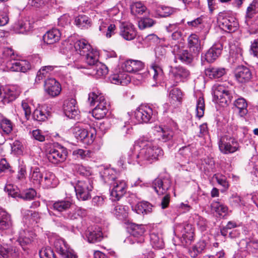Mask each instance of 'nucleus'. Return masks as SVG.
<instances>
[{"label":"nucleus","mask_w":258,"mask_h":258,"mask_svg":"<svg viewBox=\"0 0 258 258\" xmlns=\"http://www.w3.org/2000/svg\"><path fill=\"white\" fill-rule=\"evenodd\" d=\"M69 48H92L93 46L86 39H82L72 41L70 43Z\"/></svg>","instance_id":"obj_44"},{"label":"nucleus","mask_w":258,"mask_h":258,"mask_svg":"<svg viewBox=\"0 0 258 258\" xmlns=\"http://www.w3.org/2000/svg\"><path fill=\"white\" fill-rule=\"evenodd\" d=\"M13 226V221L10 214L6 211L0 209V230L11 229Z\"/></svg>","instance_id":"obj_26"},{"label":"nucleus","mask_w":258,"mask_h":258,"mask_svg":"<svg viewBox=\"0 0 258 258\" xmlns=\"http://www.w3.org/2000/svg\"><path fill=\"white\" fill-rule=\"evenodd\" d=\"M71 210L63 215L64 219L69 220H75L78 219L79 217H83L86 215V211L80 207H75V208H70Z\"/></svg>","instance_id":"obj_28"},{"label":"nucleus","mask_w":258,"mask_h":258,"mask_svg":"<svg viewBox=\"0 0 258 258\" xmlns=\"http://www.w3.org/2000/svg\"><path fill=\"white\" fill-rule=\"evenodd\" d=\"M120 34L126 40H132L137 35V32L134 26L130 23H123L122 24L120 27Z\"/></svg>","instance_id":"obj_18"},{"label":"nucleus","mask_w":258,"mask_h":258,"mask_svg":"<svg viewBox=\"0 0 258 258\" xmlns=\"http://www.w3.org/2000/svg\"><path fill=\"white\" fill-rule=\"evenodd\" d=\"M152 207L149 202L143 201L136 205L135 210L138 214H147L151 212Z\"/></svg>","instance_id":"obj_40"},{"label":"nucleus","mask_w":258,"mask_h":258,"mask_svg":"<svg viewBox=\"0 0 258 258\" xmlns=\"http://www.w3.org/2000/svg\"><path fill=\"white\" fill-rule=\"evenodd\" d=\"M40 258H55L53 250L50 247H43L39 251Z\"/></svg>","instance_id":"obj_61"},{"label":"nucleus","mask_w":258,"mask_h":258,"mask_svg":"<svg viewBox=\"0 0 258 258\" xmlns=\"http://www.w3.org/2000/svg\"><path fill=\"white\" fill-rule=\"evenodd\" d=\"M239 246L242 250L255 253L258 251V240L243 239L240 241Z\"/></svg>","instance_id":"obj_24"},{"label":"nucleus","mask_w":258,"mask_h":258,"mask_svg":"<svg viewBox=\"0 0 258 258\" xmlns=\"http://www.w3.org/2000/svg\"><path fill=\"white\" fill-rule=\"evenodd\" d=\"M213 178H215L218 184L222 186L225 189L228 188V183L224 176L221 174H215L213 176Z\"/></svg>","instance_id":"obj_62"},{"label":"nucleus","mask_w":258,"mask_h":258,"mask_svg":"<svg viewBox=\"0 0 258 258\" xmlns=\"http://www.w3.org/2000/svg\"><path fill=\"white\" fill-rule=\"evenodd\" d=\"M217 21L221 28L226 31L232 32L237 29V22L232 18L224 17L222 14H219Z\"/></svg>","instance_id":"obj_13"},{"label":"nucleus","mask_w":258,"mask_h":258,"mask_svg":"<svg viewBox=\"0 0 258 258\" xmlns=\"http://www.w3.org/2000/svg\"><path fill=\"white\" fill-rule=\"evenodd\" d=\"M171 181L169 179L156 178L153 182V187L159 195L165 194L171 186Z\"/></svg>","instance_id":"obj_17"},{"label":"nucleus","mask_w":258,"mask_h":258,"mask_svg":"<svg viewBox=\"0 0 258 258\" xmlns=\"http://www.w3.org/2000/svg\"><path fill=\"white\" fill-rule=\"evenodd\" d=\"M153 114L152 109L148 106H141L135 112V117L140 123H148Z\"/></svg>","instance_id":"obj_11"},{"label":"nucleus","mask_w":258,"mask_h":258,"mask_svg":"<svg viewBox=\"0 0 258 258\" xmlns=\"http://www.w3.org/2000/svg\"><path fill=\"white\" fill-rule=\"evenodd\" d=\"M76 101L74 98H68L64 100L63 109L64 114L70 118H74L78 114V108L76 106Z\"/></svg>","instance_id":"obj_15"},{"label":"nucleus","mask_w":258,"mask_h":258,"mask_svg":"<svg viewBox=\"0 0 258 258\" xmlns=\"http://www.w3.org/2000/svg\"><path fill=\"white\" fill-rule=\"evenodd\" d=\"M258 12V3L253 2L248 7L246 11L245 23L249 25V19L252 18L254 15Z\"/></svg>","instance_id":"obj_45"},{"label":"nucleus","mask_w":258,"mask_h":258,"mask_svg":"<svg viewBox=\"0 0 258 258\" xmlns=\"http://www.w3.org/2000/svg\"><path fill=\"white\" fill-rule=\"evenodd\" d=\"M61 33L56 28L48 31L43 36L44 42L47 44H52L57 42L60 38Z\"/></svg>","instance_id":"obj_27"},{"label":"nucleus","mask_w":258,"mask_h":258,"mask_svg":"<svg viewBox=\"0 0 258 258\" xmlns=\"http://www.w3.org/2000/svg\"><path fill=\"white\" fill-rule=\"evenodd\" d=\"M88 131V130L87 129L81 128L78 126H76L73 128L74 134L76 138L78 140H80L82 142L83 140L85 139Z\"/></svg>","instance_id":"obj_57"},{"label":"nucleus","mask_w":258,"mask_h":258,"mask_svg":"<svg viewBox=\"0 0 258 258\" xmlns=\"http://www.w3.org/2000/svg\"><path fill=\"white\" fill-rule=\"evenodd\" d=\"M145 232V228L143 225L133 224L131 226V234L134 237H140V240L138 242H142L144 241L143 235Z\"/></svg>","instance_id":"obj_38"},{"label":"nucleus","mask_w":258,"mask_h":258,"mask_svg":"<svg viewBox=\"0 0 258 258\" xmlns=\"http://www.w3.org/2000/svg\"><path fill=\"white\" fill-rule=\"evenodd\" d=\"M102 177L105 182L108 183L110 185L115 180L116 176L114 174V171L111 169H105Z\"/></svg>","instance_id":"obj_54"},{"label":"nucleus","mask_w":258,"mask_h":258,"mask_svg":"<svg viewBox=\"0 0 258 258\" xmlns=\"http://www.w3.org/2000/svg\"><path fill=\"white\" fill-rule=\"evenodd\" d=\"M226 73L224 68H211L205 70V74L211 79L219 78L223 76Z\"/></svg>","instance_id":"obj_39"},{"label":"nucleus","mask_w":258,"mask_h":258,"mask_svg":"<svg viewBox=\"0 0 258 258\" xmlns=\"http://www.w3.org/2000/svg\"><path fill=\"white\" fill-rule=\"evenodd\" d=\"M128 207L123 205H114V208L112 211V213L117 217L125 218L127 216Z\"/></svg>","instance_id":"obj_47"},{"label":"nucleus","mask_w":258,"mask_h":258,"mask_svg":"<svg viewBox=\"0 0 258 258\" xmlns=\"http://www.w3.org/2000/svg\"><path fill=\"white\" fill-rule=\"evenodd\" d=\"M96 131L94 127H90L89 130L87 131V135L85 139L83 140L82 142L86 145H91L92 144L96 138Z\"/></svg>","instance_id":"obj_56"},{"label":"nucleus","mask_w":258,"mask_h":258,"mask_svg":"<svg viewBox=\"0 0 258 258\" xmlns=\"http://www.w3.org/2000/svg\"><path fill=\"white\" fill-rule=\"evenodd\" d=\"M99 54L98 49L87 50L85 55L86 61L90 67L99 62L98 61Z\"/></svg>","instance_id":"obj_32"},{"label":"nucleus","mask_w":258,"mask_h":258,"mask_svg":"<svg viewBox=\"0 0 258 258\" xmlns=\"http://www.w3.org/2000/svg\"><path fill=\"white\" fill-rule=\"evenodd\" d=\"M236 80L239 83H245L252 78V73L250 69L244 66L237 67L234 72Z\"/></svg>","instance_id":"obj_14"},{"label":"nucleus","mask_w":258,"mask_h":258,"mask_svg":"<svg viewBox=\"0 0 258 258\" xmlns=\"http://www.w3.org/2000/svg\"><path fill=\"white\" fill-rule=\"evenodd\" d=\"M76 25L83 29L88 28L90 24V22L87 16L85 15H79L75 19Z\"/></svg>","instance_id":"obj_53"},{"label":"nucleus","mask_w":258,"mask_h":258,"mask_svg":"<svg viewBox=\"0 0 258 258\" xmlns=\"http://www.w3.org/2000/svg\"><path fill=\"white\" fill-rule=\"evenodd\" d=\"M68 152L64 147L56 144L50 148L47 155L48 159L53 164L64 161L67 156Z\"/></svg>","instance_id":"obj_7"},{"label":"nucleus","mask_w":258,"mask_h":258,"mask_svg":"<svg viewBox=\"0 0 258 258\" xmlns=\"http://www.w3.org/2000/svg\"><path fill=\"white\" fill-rule=\"evenodd\" d=\"M88 101L91 106L98 102L96 107L92 110L93 116L97 119L103 118L108 112V105L104 96L101 93L93 92L89 94Z\"/></svg>","instance_id":"obj_2"},{"label":"nucleus","mask_w":258,"mask_h":258,"mask_svg":"<svg viewBox=\"0 0 258 258\" xmlns=\"http://www.w3.org/2000/svg\"><path fill=\"white\" fill-rule=\"evenodd\" d=\"M35 237V234L32 231L23 230L20 232L18 242L23 249L25 250L24 246L31 244Z\"/></svg>","instance_id":"obj_20"},{"label":"nucleus","mask_w":258,"mask_h":258,"mask_svg":"<svg viewBox=\"0 0 258 258\" xmlns=\"http://www.w3.org/2000/svg\"><path fill=\"white\" fill-rule=\"evenodd\" d=\"M188 41L190 48H200L201 47L200 40L198 36L195 34H191L189 36Z\"/></svg>","instance_id":"obj_58"},{"label":"nucleus","mask_w":258,"mask_h":258,"mask_svg":"<svg viewBox=\"0 0 258 258\" xmlns=\"http://www.w3.org/2000/svg\"><path fill=\"white\" fill-rule=\"evenodd\" d=\"M13 123L12 121L5 117L3 116L0 120V128L6 134H10L13 130Z\"/></svg>","instance_id":"obj_46"},{"label":"nucleus","mask_w":258,"mask_h":258,"mask_svg":"<svg viewBox=\"0 0 258 258\" xmlns=\"http://www.w3.org/2000/svg\"><path fill=\"white\" fill-rule=\"evenodd\" d=\"M36 195V191L33 189L27 190L20 195V197L25 200H31Z\"/></svg>","instance_id":"obj_63"},{"label":"nucleus","mask_w":258,"mask_h":258,"mask_svg":"<svg viewBox=\"0 0 258 258\" xmlns=\"http://www.w3.org/2000/svg\"><path fill=\"white\" fill-rule=\"evenodd\" d=\"M211 208L213 210L220 216L223 214L225 215L228 211L227 207L219 202H213L211 204Z\"/></svg>","instance_id":"obj_49"},{"label":"nucleus","mask_w":258,"mask_h":258,"mask_svg":"<svg viewBox=\"0 0 258 258\" xmlns=\"http://www.w3.org/2000/svg\"><path fill=\"white\" fill-rule=\"evenodd\" d=\"M144 42L147 47L156 48L163 47L164 40L160 39L157 35L153 34L146 36Z\"/></svg>","instance_id":"obj_30"},{"label":"nucleus","mask_w":258,"mask_h":258,"mask_svg":"<svg viewBox=\"0 0 258 258\" xmlns=\"http://www.w3.org/2000/svg\"><path fill=\"white\" fill-rule=\"evenodd\" d=\"M154 131L156 133V135L158 138V140L164 142L170 140L173 136V131L165 126H156L155 127Z\"/></svg>","instance_id":"obj_19"},{"label":"nucleus","mask_w":258,"mask_h":258,"mask_svg":"<svg viewBox=\"0 0 258 258\" xmlns=\"http://www.w3.org/2000/svg\"><path fill=\"white\" fill-rule=\"evenodd\" d=\"M136 146L141 148L139 152L135 154L131 150L126 154L122 155L118 161L119 166L124 168L126 163L135 165L136 163L144 166L159 160L164 155L163 150L154 141L148 140L145 137L138 140Z\"/></svg>","instance_id":"obj_1"},{"label":"nucleus","mask_w":258,"mask_h":258,"mask_svg":"<svg viewBox=\"0 0 258 258\" xmlns=\"http://www.w3.org/2000/svg\"><path fill=\"white\" fill-rule=\"evenodd\" d=\"M73 155L78 158L85 159L87 158L92 157L93 153L92 151L89 150L79 149L73 151Z\"/></svg>","instance_id":"obj_52"},{"label":"nucleus","mask_w":258,"mask_h":258,"mask_svg":"<svg viewBox=\"0 0 258 258\" xmlns=\"http://www.w3.org/2000/svg\"><path fill=\"white\" fill-rule=\"evenodd\" d=\"M30 63L26 60H19L12 63L10 70L13 72H26L31 69Z\"/></svg>","instance_id":"obj_29"},{"label":"nucleus","mask_w":258,"mask_h":258,"mask_svg":"<svg viewBox=\"0 0 258 258\" xmlns=\"http://www.w3.org/2000/svg\"><path fill=\"white\" fill-rule=\"evenodd\" d=\"M56 67L55 66H47L41 68L37 73L35 82L39 83L42 80L48 77L50 72Z\"/></svg>","instance_id":"obj_35"},{"label":"nucleus","mask_w":258,"mask_h":258,"mask_svg":"<svg viewBox=\"0 0 258 258\" xmlns=\"http://www.w3.org/2000/svg\"><path fill=\"white\" fill-rule=\"evenodd\" d=\"M234 105L238 109L239 113L241 116H243L247 114V104L244 99H237L236 100H235Z\"/></svg>","instance_id":"obj_43"},{"label":"nucleus","mask_w":258,"mask_h":258,"mask_svg":"<svg viewBox=\"0 0 258 258\" xmlns=\"http://www.w3.org/2000/svg\"><path fill=\"white\" fill-rule=\"evenodd\" d=\"M156 14L160 17H166L172 15L174 13L173 8L161 6H159L156 10Z\"/></svg>","instance_id":"obj_51"},{"label":"nucleus","mask_w":258,"mask_h":258,"mask_svg":"<svg viewBox=\"0 0 258 258\" xmlns=\"http://www.w3.org/2000/svg\"><path fill=\"white\" fill-rule=\"evenodd\" d=\"M170 103L172 104H180L182 101V93L178 88H173L169 94Z\"/></svg>","instance_id":"obj_41"},{"label":"nucleus","mask_w":258,"mask_h":258,"mask_svg":"<svg viewBox=\"0 0 258 258\" xmlns=\"http://www.w3.org/2000/svg\"><path fill=\"white\" fill-rule=\"evenodd\" d=\"M213 90L214 98L223 105H228L231 101L233 98L232 92L225 86L216 84L213 86Z\"/></svg>","instance_id":"obj_6"},{"label":"nucleus","mask_w":258,"mask_h":258,"mask_svg":"<svg viewBox=\"0 0 258 258\" xmlns=\"http://www.w3.org/2000/svg\"><path fill=\"white\" fill-rule=\"evenodd\" d=\"M170 73L175 83L174 84V85H177L180 82H184L186 81L190 75L189 71L181 66L171 67Z\"/></svg>","instance_id":"obj_10"},{"label":"nucleus","mask_w":258,"mask_h":258,"mask_svg":"<svg viewBox=\"0 0 258 258\" xmlns=\"http://www.w3.org/2000/svg\"><path fill=\"white\" fill-rule=\"evenodd\" d=\"M144 63L140 60L128 59L121 64V69L123 71L132 73L138 72L143 69Z\"/></svg>","instance_id":"obj_16"},{"label":"nucleus","mask_w":258,"mask_h":258,"mask_svg":"<svg viewBox=\"0 0 258 258\" xmlns=\"http://www.w3.org/2000/svg\"><path fill=\"white\" fill-rule=\"evenodd\" d=\"M176 59H179L181 62L189 63L192 60V54L187 49H177V53L173 51Z\"/></svg>","instance_id":"obj_33"},{"label":"nucleus","mask_w":258,"mask_h":258,"mask_svg":"<svg viewBox=\"0 0 258 258\" xmlns=\"http://www.w3.org/2000/svg\"><path fill=\"white\" fill-rule=\"evenodd\" d=\"M156 24V21L149 17H143L138 21V27L140 30L150 28Z\"/></svg>","instance_id":"obj_48"},{"label":"nucleus","mask_w":258,"mask_h":258,"mask_svg":"<svg viewBox=\"0 0 258 258\" xmlns=\"http://www.w3.org/2000/svg\"><path fill=\"white\" fill-rule=\"evenodd\" d=\"M110 81L114 84L126 85L131 81V78L127 74L123 72L119 71L110 77Z\"/></svg>","instance_id":"obj_25"},{"label":"nucleus","mask_w":258,"mask_h":258,"mask_svg":"<svg viewBox=\"0 0 258 258\" xmlns=\"http://www.w3.org/2000/svg\"><path fill=\"white\" fill-rule=\"evenodd\" d=\"M88 69L89 71L86 72V73L95 76L97 78L104 76L108 73L107 67L100 62L96 63V64Z\"/></svg>","instance_id":"obj_22"},{"label":"nucleus","mask_w":258,"mask_h":258,"mask_svg":"<svg viewBox=\"0 0 258 258\" xmlns=\"http://www.w3.org/2000/svg\"><path fill=\"white\" fill-rule=\"evenodd\" d=\"M174 232L178 237L181 236V242L184 246L189 245L194 240V228L191 224L177 225Z\"/></svg>","instance_id":"obj_3"},{"label":"nucleus","mask_w":258,"mask_h":258,"mask_svg":"<svg viewBox=\"0 0 258 258\" xmlns=\"http://www.w3.org/2000/svg\"><path fill=\"white\" fill-rule=\"evenodd\" d=\"M72 206L73 204L70 201L61 200L54 202L50 208L54 211L62 213L69 210L72 207Z\"/></svg>","instance_id":"obj_31"},{"label":"nucleus","mask_w":258,"mask_h":258,"mask_svg":"<svg viewBox=\"0 0 258 258\" xmlns=\"http://www.w3.org/2000/svg\"><path fill=\"white\" fill-rule=\"evenodd\" d=\"M150 242L153 247L156 249H162L164 245L161 234L155 232L150 234Z\"/></svg>","instance_id":"obj_37"},{"label":"nucleus","mask_w":258,"mask_h":258,"mask_svg":"<svg viewBox=\"0 0 258 258\" xmlns=\"http://www.w3.org/2000/svg\"><path fill=\"white\" fill-rule=\"evenodd\" d=\"M221 49H208L205 54V59L209 62L214 61L220 53Z\"/></svg>","instance_id":"obj_55"},{"label":"nucleus","mask_w":258,"mask_h":258,"mask_svg":"<svg viewBox=\"0 0 258 258\" xmlns=\"http://www.w3.org/2000/svg\"><path fill=\"white\" fill-rule=\"evenodd\" d=\"M205 101L203 97L199 98L196 106L197 116L201 118L203 116L205 111Z\"/></svg>","instance_id":"obj_59"},{"label":"nucleus","mask_w":258,"mask_h":258,"mask_svg":"<svg viewBox=\"0 0 258 258\" xmlns=\"http://www.w3.org/2000/svg\"><path fill=\"white\" fill-rule=\"evenodd\" d=\"M149 73L156 83H158L163 79V70L160 67L156 64H153L151 66L149 70Z\"/></svg>","instance_id":"obj_36"},{"label":"nucleus","mask_w":258,"mask_h":258,"mask_svg":"<svg viewBox=\"0 0 258 258\" xmlns=\"http://www.w3.org/2000/svg\"><path fill=\"white\" fill-rule=\"evenodd\" d=\"M86 237L90 243H96L101 241L103 234L100 227H96L94 229H88L86 232Z\"/></svg>","instance_id":"obj_23"},{"label":"nucleus","mask_w":258,"mask_h":258,"mask_svg":"<svg viewBox=\"0 0 258 258\" xmlns=\"http://www.w3.org/2000/svg\"><path fill=\"white\" fill-rule=\"evenodd\" d=\"M54 245L56 251L62 258H78L75 252L69 247L63 239H56Z\"/></svg>","instance_id":"obj_8"},{"label":"nucleus","mask_w":258,"mask_h":258,"mask_svg":"<svg viewBox=\"0 0 258 258\" xmlns=\"http://www.w3.org/2000/svg\"><path fill=\"white\" fill-rule=\"evenodd\" d=\"M17 28L19 30L20 33H24L31 30L32 26L29 21H21L19 22Z\"/></svg>","instance_id":"obj_60"},{"label":"nucleus","mask_w":258,"mask_h":258,"mask_svg":"<svg viewBox=\"0 0 258 258\" xmlns=\"http://www.w3.org/2000/svg\"><path fill=\"white\" fill-rule=\"evenodd\" d=\"M18 96V94L14 93L13 88H6L5 93L3 94L2 97L7 98H8L9 100L12 101L15 99Z\"/></svg>","instance_id":"obj_64"},{"label":"nucleus","mask_w":258,"mask_h":258,"mask_svg":"<svg viewBox=\"0 0 258 258\" xmlns=\"http://www.w3.org/2000/svg\"><path fill=\"white\" fill-rule=\"evenodd\" d=\"M131 13L133 15H142L147 10L146 7L141 2L134 3L131 6Z\"/></svg>","instance_id":"obj_50"},{"label":"nucleus","mask_w":258,"mask_h":258,"mask_svg":"<svg viewBox=\"0 0 258 258\" xmlns=\"http://www.w3.org/2000/svg\"><path fill=\"white\" fill-rule=\"evenodd\" d=\"M220 152L224 154L234 153L239 149L237 140L233 137L225 135L220 138L218 141Z\"/></svg>","instance_id":"obj_5"},{"label":"nucleus","mask_w":258,"mask_h":258,"mask_svg":"<svg viewBox=\"0 0 258 258\" xmlns=\"http://www.w3.org/2000/svg\"><path fill=\"white\" fill-rule=\"evenodd\" d=\"M43 176L44 173H41L39 168H31L29 178L30 181L34 184L40 185L41 184Z\"/></svg>","instance_id":"obj_34"},{"label":"nucleus","mask_w":258,"mask_h":258,"mask_svg":"<svg viewBox=\"0 0 258 258\" xmlns=\"http://www.w3.org/2000/svg\"><path fill=\"white\" fill-rule=\"evenodd\" d=\"M44 89L45 92L51 97L58 96L61 91L60 83L54 78H47L44 81Z\"/></svg>","instance_id":"obj_9"},{"label":"nucleus","mask_w":258,"mask_h":258,"mask_svg":"<svg viewBox=\"0 0 258 258\" xmlns=\"http://www.w3.org/2000/svg\"><path fill=\"white\" fill-rule=\"evenodd\" d=\"M43 186L46 188H54L58 184V180L51 172L46 171L41 182Z\"/></svg>","instance_id":"obj_21"},{"label":"nucleus","mask_w":258,"mask_h":258,"mask_svg":"<svg viewBox=\"0 0 258 258\" xmlns=\"http://www.w3.org/2000/svg\"><path fill=\"white\" fill-rule=\"evenodd\" d=\"M49 115L48 112H47L45 109H43L41 108L36 109L32 114L33 118L38 121H45L48 118Z\"/></svg>","instance_id":"obj_42"},{"label":"nucleus","mask_w":258,"mask_h":258,"mask_svg":"<svg viewBox=\"0 0 258 258\" xmlns=\"http://www.w3.org/2000/svg\"><path fill=\"white\" fill-rule=\"evenodd\" d=\"M92 184V180L90 179L78 181L75 186V189L79 200L86 201L90 199V192L93 188Z\"/></svg>","instance_id":"obj_4"},{"label":"nucleus","mask_w":258,"mask_h":258,"mask_svg":"<svg viewBox=\"0 0 258 258\" xmlns=\"http://www.w3.org/2000/svg\"><path fill=\"white\" fill-rule=\"evenodd\" d=\"M110 193L113 201H118L126 192V184L124 180H115L112 184Z\"/></svg>","instance_id":"obj_12"}]
</instances>
